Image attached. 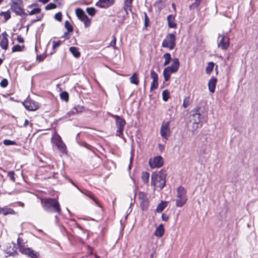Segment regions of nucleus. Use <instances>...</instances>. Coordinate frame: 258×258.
Segmentation results:
<instances>
[{
    "instance_id": "48",
    "label": "nucleus",
    "mask_w": 258,
    "mask_h": 258,
    "mask_svg": "<svg viewBox=\"0 0 258 258\" xmlns=\"http://www.w3.org/2000/svg\"><path fill=\"white\" fill-rule=\"evenodd\" d=\"M144 17H145V19H144V21H145V26L146 27H147L148 25V23H149V19L148 17V16L147 15V13L146 12H145L144 13Z\"/></svg>"
},
{
    "instance_id": "30",
    "label": "nucleus",
    "mask_w": 258,
    "mask_h": 258,
    "mask_svg": "<svg viewBox=\"0 0 258 258\" xmlns=\"http://www.w3.org/2000/svg\"><path fill=\"white\" fill-rule=\"evenodd\" d=\"M149 176L150 174L149 173L147 172H144L142 173V179L144 183H147L148 182Z\"/></svg>"
},
{
    "instance_id": "8",
    "label": "nucleus",
    "mask_w": 258,
    "mask_h": 258,
    "mask_svg": "<svg viewBox=\"0 0 258 258\" xmlns=\"http://www.w3.org/2000/svg\"><path fill=\"white\" fill-rule=\"evenodd\" d=\"M19 251L23 254L28 255L31 258H37L38 253L34 252L33 250L30 248L26 247L24 245L21 243L20 238H18L17 240Z\"/></svg>"
},
{
    "instance_id": "17",
    "label": "nucleus",
    "mask_w": 258,
    "mask_h": 258,
    "mask_svg": "<svg viewBox=\"0 0 258 258\" xmlns=\"http://www.w3.org/2000/svg\"><path fill=\"white\" fill-rule=\"evenodd\" d=\"M78 189L84 195H85V196L88 197L89 198H90L91 199H92L94 202V203H95V204L99 206V207H100V203L99 202V201L97 200V199L95 198V197L93 196V195L89 191H84L83 190H82V189H81L80 188H79L78 187L76 186Z\"/></svg>"
},
{
    "instance_id": "4",
    "label": "nucleus",
    "mask_w": 258,
    "mask_h": 258,
    "mask_svg": "<svg viewBox=\"0 0 258 258\" xmlns=\"http://www.w3.org/2000/svg\"><path fill=\"white\" fill-rule=\"evenodd\" d=\"M179 64L178 59L177 58H174L172 60L171 65L164 69L163 74L165 81L169 80L171 73H175L178 71Z\"/></svg>"
},
{
    "instance_id": "24",
    "label": "nucleus",
    "mask_w": 258,
    "mask_h": 258,
    "mask_svg": "<svg viewBox=\"0 0 258 258\" xmlns=\"http://www.w3.org/2000/svg\"><path fill=\"white\" fill-rule=\"evenodd\" d=\"M131 83L138 85L139 84V78L137 73H134L133 75L130 78Z\"/></svg>"
},
{
    "instance_id": "54",
    "label": "nucleus",
    "mask_w": 258,
    "mask_h": 258,
    "mask_svg": "<svg viewBox=\"0 0 258 258\" xmlns=\"http://www.w3.org/2000/svg\"><path fill=\"white\" fill-rule=\"evenodd\" d=\"M17 41L19 43H23L24 42L23 38L21 36L18 37Z\"/></svg>"
},
{
    "instance_id": "64",
    "label": "nucleus",
    "mask_w": 258,
    "mask_h": 258,
    "mask_svg": "<svg viewBox=\"0 0 258 258\" xmlns=\"http://www.w3.org/2000/svg\"><path fill=\"white\" fill-rule=\"evenodd\" d=\"M19 205L22 206V207H24V205L23 203H21V202H20L19 203Z\"/></svg>"
},
{
    "instance_id": "34",
    "label": "nucleus",
    "mask_w": 258,
    "mask_h": 258,
    "mask_svg": "<svg viewBox=\"0 0 258 258\" xmlns=\"http://www.w3.org/2000/svg\"><path fill=\"white\" fill-rule=\"evenodd\" d=\"M65 28L67 29L68 32H72L73 28L70 23L68 21H66L64 24Z\"/></svg>"
},
{
    "instance_id": "63",
    "label": "nucleus",
    "mask_w": 258,
    "mask_h": 258,
    "mask_svg": "<svg viewBox=\"0 0 258 258\" xmlns=\"http://www.w3.org/2000/svg\"><path fill=\"white\" fill-rule=\"evenodd\" d=\"M37 20H36V19L32 20L31 21V24H33V23H35V22H37Z\"/></svg>"
},
{
    "instance_id": "56",
    "label": "nucleus",
    "mask_w": 258,
    "mask_h": 258,
    "mask_svg": "<svg viewBox=\"0 0 258 258\" xmlns=\"http://www.w3.org/2000/svg\"><path fill=\"white\" fill-rule=\"evenodd\" d=\"M68 35H69V32L68 31L67 32H65L63 34V35L62 37H64V38H69V37H68Z\"/></svg>"
},
{
    "instance_id": "26",
    "label": "nucleus",
    "mask_w": 258,
    "mask_h": 258,
    "mask_svg": "<svg viewBox=\"0 0 258 258\" xmlns=\"http://www.w3.org/2000/svg\"><path fill=\"white\" fill-rule=\"evenodd\" d=\"M14 213L15 211L12 209L6 207L3 208L2 214L4 215H7L9 214H14Z\"/></svg>"
},
{
    "instance_id": "53",
    "label": "nucleus",
    "mask_w": 258,
    "mask_h": 258,
    "mask_svg": "<svg viewBox=\"0 0 258 258\" xmlns=\"http://www.w3.org/2000/svg\"><path fill=\"white\" fill-rule=\"evenodd\" d=\"M75 114H76V113H75V111L74 108L71 111H69L67 113V115H68V116H70L71 115H74Z\"/></svg>"
},
{
    "instance_id": "50",
    "label": "nucleus",
    "mask_w": 258,
    "mask_h": 258,
    "mask_svg": "<svg viewBox=\"0 0 258 258\" xmlns=\"http://www.w3.org/2000/svg\"><path fill=\"white\" fill-rule=\"evenodd\" d=\"M8 176L10 177L11 180L13 181H15V177H14V171H9L8 172Z\"/></svg>"
},
{
    "instance_id": "58",
    "label": "nucleus",
    "mask_w": 258,
    "mask_h": 258,
    "mask_svg": "<svg viewBox=\"0 0 258 258\" xmlns=\"http://www.w3.org/2000/svg\"><path fill=\"white\" fill-rule=\"evenodd\" d=\"M49 0H38L39 2L42 3L43 4L47 3Z\"/></svg>"
},
{
    "instance_id": "3",
    "label": "nucleus",
    "mask_w": 258,
    "mask_h": 258,
    "mask_svg": "<svg viewBox=\"0 0 258 258\" xmlns=\"http://www.w3.org/2000/svg\"><path fill=\"white\" fill-rule=\"evenodd\" d=\"M186 190L182 186H179L176 189V199L175 205L177 207H183L187 202V197Z\"/></svg>"
},
{
    "instance_id": "59",
    "label": "nucleus",
    "mask_w": 258,
    "mask_h": 258,
    "mask_svg": "<svg viewBox=\"0 0 258 258\" xmlns=\"http://www.w3.org/2000/svg\"><path fill=\"white\" fill-rule=\"evenodd\" d=\"M42 18V16H38V17H37L36 20H37V21H40V20H41Z\"/></svg>"
},
{
    "instance_id": "52",
    "label": "nucleus",
    "mask_w": 258,
    "mask_h": 258,
    "mask_svg": "<svg viewBox=\"0 0 258 258\" xmlns=\"http://www.w3.org/2000/svg\"><path fill=\"white\" fill-rule=\"evenodd\" d=\"M168 216L163 213L162 215V219L164 221H167L168 220Z\"/></svg>"
},
{
    "instance_id": "9",
    "label": "nucleus",
    "mask_w": 258,
    "mask_h": 258,
    "mask_svg": "<svg viewBox=\"0 0 258 258\" xmlns=\"http://www.w3.org/2000/svg\"><path fill=\"white\" fill-rule=\"evenodd\" d=\"M170 121H163L160 128V135L161 137L167 140L170 135Z\"/></svg>"
},
{
    "instance_id": "41",
    "label": "nucleus",
    "mask_w": 258,
    "mask_h": 258,
    "mask_svg": "<svg viewBox=\"0 0 258 258\" xmlns=\"http://www.w3.org/2000/svg\"><path fill=\"white\" fill-rule=\"evenodd\" d=\"M158 81H154V80H153V81H152V82L151 83V84L150 90H154L155 89H156L158 87Z\"/></svg>"
},
{
    "instance_id": "33",
    "label": "nucleus",
    "mask_w": 258,
    "mask_h": 258,
    "mask_svg": "<svg viewBox=\"0 0 258 258\" xmlns=\"http://www.w3.org/2000/svg\"><path fill=\"white\" fill-rule=\"evenodd\" d=\"M74 109L75 111V113L77 114L78 113L82 112L84 110V108L83 106L77 105L74 107Z\"/></svg>"
},
{
    "instance_id": "31",
    "label": "nucleus",
    "mask_w": 258,
    "mask_h": 258,
    "mask_svg": "<svg viewBox=\"0 0 258 258\" xmlns=\"http://www.w3.org/2000/svg\"><path fill=\"white\" fill-rule=\"evenodd\" d=\"M169 92L167 90H165L162 92V99L164 101H167L169 98Z\"/></svg>"
},
{
    "instance_id": "22",
    "label": "nucleus",
    "mask_w": 258,
    "mask_h": 258,
    "mask_svg": "<svg viewBox=\"0 0 258 258\" xmlns=\"http://www.w3.org/2000/svg\"><path fill=\"white\" fill-rule=\"evenodd\" d=\"M164 233V230L163 228V224H161L156 229L154 234L155 236L157 237H162Z\"/></svg>"
},
{
    "instance_id": "7",
    "label": "nucleus",
    "mask_w": 258,
    "mask_h": 258,
    "mask_svg": "<svg viewBox=\"0 0 258 258\" xmlns=\"http://www.w3.org/2000/svg\"><path fill=\"white\" fill-rule=\"evenodd\" d=\"M176 36L173 33H170L166 35L162 43V46L172 50L175 46Z\"/></svg>"
},
{
    "instance_id": "45",
    "label": "nucleus",
    "mask_w": 258,
    "mask_h": 258,
    "mask_svg": "<svg viewBox=\"0 0 258 258\" xmlns=\"http://www.w3.org/2000/svg\"><path fill=\"white\" fill-rule=\"evenodd\" d=\"M56 8V5L53 3H50L45 7L46 10L54 9Z\"/></svg>"
},
{
    "instance_id": "37",
    "label": "nucleus",
    "mask_w": 258,
    "mask_h": 258,
    "mask_svg": "<svg viewBox=\"0 0 258 258\" xmlns=\"http://www.w3.org/2000/svg\"><path fill=\"white\" fill-rule=\"evenodd\" d=\"M0 15L4 17L5 21L8 20L11 18V15L9 11L3 12L0 13Z\"/></svg>"
},
{
    "instance_id": "19",
    "label": "nucleus",
    "mask_w": 258,
    "mask_h": 258,
    "mask_svg": "<svg viewBox=\"0 0 258 258\" xmlns=\"http://www.w3.org/2000/svg\"><path fill=\"white\" fill-rule=\"evenodd\" d=\"M133 2L130 0H125L123 4V9L126 15L128 14V11L132 12Z\"/></svg>"
},
{
    "instance_id": "39",
    "label": "nucleus",
    "mask_w": 258,
    "mask_h": 258,
    "mask_svg": "<svg viewBox=\"0 0 258 258\" xmlns=\"http://www.w3.org/2000/svg\"><path fill=\"white\" fill-rule=\"evenodd\" d=\"M150 75H151V77L153 79V80H154V81H158V75L153 70H152L151 71Z\"/></svg>"
},
{
    "instance_id": "51",
    "label": "nucleus",
    "mask_w": 258,
    "mask_h": 258,
    "mask_svg": "<svg viewBox=\"0 0 258 258\" xmlns=\"http://www.w3.org/2000/svg\"><path fill=\"white\" fill-rule=\"evenodd\" d=\"M113 39L110 42V46L114 47L116 45V38L114 35L112 36Z\"/></svg>"
},
{
    "instance_id": "57",
    "label": "nucleus",
    "mask_w": 258,
    "mask_h": 258,
    "mask_svg": "<svg viewBox=\"0 0 258 258\" xmlns=\"http://www.w3.org/2000/svg\"><path fill=\"white\" fill-rule=\"evenodd\" d=\"M29 123V121L27 119H26L25 120L24 123V126L26 127Z\"/></svg>"
},
{
    "instance_id": "25",
    "label": "nucleus",
    "mask_w": 258,
    "mask_h": 258,
    "mask_svg": "<svg viewBox=\"0 0 258 258\" xmlns=\"http://www.w3.org/2000/svg\"><path fill=\"white\" fill-rule=\"evenodd\" d=\"M70 51L75 57L78 58L80 57V52L79 51L78 48L75 47H71L70 48Z\"/></svg>"
},
{
    "instance_id": "1",
    "label": "nucleus",
    "mask_w": 258,
    "mask_h": 258,
    "mask_svg": "<svg viewBox=\"0 0 258 258\" xmlns=\"http://www.w3.org/2000/svg\"><path fill=\"white\" fill-rule=\"evenodd\" d=\"M41 204L43 210L49 213L55 212L58 214H61V208L58 202L55 199H41Z\"/></svg>"
},
{
    "instance_id": "18",
    "label": "nucleus",
    "mask_w": 258,
    "mask_h": 258,
    "mask_svg": "<svg viewBox=\"0 0 258 258\" xmlns=\"http://www.w3.org/2000/svg\"><path fill=\"white\" fill-rule=\"evenodd\" d=\"M55 145L61 152L63 153L66 152V146L60 140V137H58V138L56 140Z\"/></svg>"
},
{
    "instance_id": "46",
    "label": "nucleus",
    "mask_w": 258,
    "mask_h": 258,
    "mask_svg": "<svg viewBox=\"0 0 258 258\" xmlns=\"http://www.w3.org/2000/svg\"><path fill=\"white\" fill-rule=\"evenodd\" d=\"M8 81L6 79H4L1 81L0 83V85L3 88H5L8 86Z\"/></svg>"
},
{
    "instance_id": "47",
    "label": "nucleus",
    "mask_w": 258,
    "mask_h": 258,
    "mask_svg": "<svg viewBox=\"0 0 258 258\" xmlns=\"http://www.w3.org/2000/svg\"><path fill=\"white\" fill-rule=\"evenodd\" d=\"M52 43H53L52 48H53V49H55V48L58 47L60 45V44L61 43V41L60 40H58L57 41H53L52 42Z\"/></svg>"
},
{
    "instance_id": "23",
    "label": "nucleus",
    "mask_w": 258,
    "mask_h": 258,
    "mask_svg": "<svg viewBox=\"0 0 258 258\" xmlns=\"http://www.w3.org/2000/svg\"><path fill=\"white\" fill-rule=\"evenodd\" d=\"M76 14L77 17L81 21L86 19V18L88 17V16L85 14L84 12L80 8H78L76 10Z\"/></svg>"
},
{
    "instance_id": "40",
    "label": "nucleus",
    "mask_w": 258,
    "mask_h": 258,
    "mask_svg": "<svg viewBox=\"0 0 258 258\" xmlns=\"http://www.w3.org/2000/svg\"><path fill=\"white\" fill-rule=\"evenodd\" d=\"M24 46H20L19 45H15L12 48V51L13 52H16V51H20L22 50V48H23Z\"/></svg>"
},
{
    "instance_id": "27",
    "label": "nucleus",
    "mask_w": 258,
    "mask_h": 258,
    "mask_svg": "<svg viewBox=\"0 0 258 258\" xmlns=\"http://www.w3.org/2000/svg\"><path fill=\"white\" fill-rule=\"evenodd\" d=\"M163 57L165 59V61L163 63L164 66L168 65L171 60V55L169 53H166L163 55Z\"/></svg>"
},
{
    "instance_id": "12",
    "label": "nucleus",
    "mask_w": 258,
    "mask_h": 258,
    "mask_svg": "<svg viewBox=\"0 0 258 258\" xmlns=\"http://www.w3.org/2000/svg\"><path fill=\"white\" fill-rule=\"evenodd\" d=\"M138 198L140 201V205L143 210L147 209L149 205V201L147 195L144 192L140 191L138 195Z\"/></svg>"
},
{
    "instance_id": "49",
    "label": "nucleus",
    "mask_w": 258,
    "mask_h": 258,
    "mask_svg": "<svg viewBox=\"0 0 258 258\" xmlns=\"http://www.w3.org/2000/svg\"><path fill=\"white\" fill-rule=\"evenodd\" d=\"M61 17H62V15H61V13H57L55 14V15L54 16L55 19L58 21H61Z\"/></svg>"
},
{
    "instance_id": "5",
    "label": "nucleus",
    "mask_w": 258,
    "mask_h": 258,
    "mask_svg": "<svg viewBox=\"0 0 258 258\" xmlns=\"http://www.w3.org/2000/svg\"><path fill=\"white\" fill-rule=\"evenodd\" d=\"M231 32L230 29L228 31L223 32L222 34H219V38H221L220 41L217 43V46L223 50H226L229 47L230 38L228 37V34Z\"/></svg>"
},
{
    "instance_id": "35",
    "label": "nucleus",
    "mask_w": 258,
    "mask_h": 258,
    "mask_svg": "<svg viewBox=\"0 0 258 258\" xmlns=\"http://www.w3.org/2000/svg\"><path fill=\"white\" fill-rule=\"evenodd\" d=\"M60 98L66 101L69 100V94L67 92H63L60 94Z\"/></svg>"
},
{
    "instance_id": "11",
    "label": "nucleus",
    "mask_w": 258,
    "mask_h": 258,
    "mask_svg": "<svg viewBox=\"0 0 258 258\" xmlns=\"http://www.w3.org/2000/svg\"><path fill=\"white\" fill-rule=\"evenodd\" d=\"M149 164L152 168L160 167L163 164V159L160 156H156L153 159H150Z\"/></svg>"
},
{
    "instance_id": "44",
    "label": "nucleus",
    "mask_w": 258,
    "mask_h": 258,
    "mask_svg": "<svg viewBox=\"0 0 258 258\" xmlns=\"http://www.w3.org/2000/svg\"><path fill=\"white\" fill-rule=\"evenodd\" d=\"M40 12L41 9L40 8H35L30 12L29 15H33L36 14H38L40 13Z\"/></svg>"
},
{
    "instance_id": "21",
    "label": "nucleus",
    "mask_w": 258,
    "mask_h": 258,
    "mask_svg": "<svg viewBox=\"0 0 258 258\" xmlns=\"http://www.w3.org/2000/svg\"><path fill=\"white\" fill-rule=\"evenodd\" d=\"M167 21L168 26L171 28H174L176 27L177 25L175 22V16L173 15H170L167 17Z\"/></svg>"
},
{
    "instance_id": "36",
    "label": "nucleus",
    "mask_w": 258,
    "mask_h": 258,
    "mask_svg": "<svg viewBox=\"0 0 258 258\" xmlns=\"http://www.w3.org/2000/svg\"><path fill=\"white\" fill-rule=\"evenodd\" d=\"M190 104V98L189 97H185L183 102L182 106L184 108L187 107Z\"/></svg>"
},
{
    "instance_id": "38",
    "label": "nucleus",
    "mask_w": 258,
    "mask_h": 258,
    "mask_svg": "<svg viewBox=\"0 0 258 258\" xmlns=\"http://www.w3.org/2000/svg\"><path fill=\"white\" fill-rule=\"evenodd\" d=\"M86 11L87 13L91 16H93L95 14L96 12L95 9L92 7L87 8Z\"/></svg>"
},
{
    "instance_id": "28",
    "label": "nucleus",
    "mask_w": 258,
    "mask_h": 258,
    "mask_svg": "<svg viewBox=\"0 0 258 258\" xmlns=\"http://www.w3.org/2000/svg\"><path fill=\"white\" fill-rule=\"evenodd\" d=\"M214 67V63L213 62H210L208 63L207 67L206 69V72L207 74H210L213 70Z\"/></svg>"
},
{
    "instance_id": "32",
    "label": "nucleus",
    "mask_w": 258,
    "mask_h": 258,
    "mask_svg": "<svg viewBox=\"0 0 258 258\" xmlns=\"http://www.w3.org/2000/svg\"><path fill=\"white\" fill-rule=\"evenodd\" d=\"M202 1V0H195V2L190 5L189 9L190 10L196 9L200 5Z\"/></svg>"
},
{
    "instance_id": "60",
    "label": "nucleus",
    "mask_w": 258,
    "mask_h": 258,
    "mask_svg": "<svg viewBox=\"0 0 258 258\" xmlns=\"http://www.w3.org/2000/svg\"><path fill=\"white\" fill-rule=\"evenodd\" d=\"M37 59H39V61H42V59L41 58V56H37Z\"/></svg>"
},
{
    "instance_id": "29",
    "label": "nucleus",
    "mask_w": 258,
    "mask_h": 258,
    "mask_svg": "<svg viewBox=\"0 0 258 258\" xmlns=\"http://www.w3.org/2000/svg\"><path fill=\"white\" fill-rule=\"evenodd\" d=\"M165 207L166 203L165 202H161L158 205L156 209V211L157 213H161L163 211V210L165 209Z\"/></svg>"
},
{
    "instance_id": "20",
    "label": "nucleus",
    "mask_w": 258,
    "mask_h": 258,
    "mask_svg": "<svg viewBox=\"0 0 258 258\" xmlns=\"http://www.w3.org/2000/svg\"><path fill=\"white\" fill-rule=\"evenodd\" d=\"M217 79L215 78L211 79L208 82V88L210 92L214 93L215 90Z\"/></svg>"
},
{
    "instance_id": "42",
    "label": "nucleus",
    "mask_w": 258,
    "mask_h": 258,
    "mask_svg": "<svg viewBox=\"0 0 258 258\" xmlns=\"http://www.w3.org/2000/svg\"><path fill=\"white\" fill-rule=\"evenodd\" d=\"M4 144L6 146L9 145H15L16 144V143L14 141L9 140H5L4 141Z\"/></svg>"
},
{
    "instance_id": "43",
    "label": "nucleus",
    "mask_w": 258,
    "mask_h": 258,
    "mask_svg": "<svg viewBox=\"0 0 258 258\" xmlns=\"http://www.w3.org/2000/svg\"><path fill=\"white\" fill-rule=\"evenodd\" d=\"M82 21L83 22L85 27H88L90 25L91 20L88 17H87L86 19H84Z\"/></svg>"
},
{
    "instance_id": "61",
    "label": "nucleus",
    "mask_w": 258,
    "mask_h": 258,
    "mask_svg": "<svg viewBox=\"0 0 258 258\" xmlns=\"http://www.w3.org/2000/svg\"><path fill=\"white\" fill-rule=\"evenodd\" d=\"M132 158H131L130 159V164L129 165V166H128V168L129 169H131V164H132Z\"/></svg>"
},
{
    "instance_id": "2",
    "label": "nucleus",
    "mask_w": 258,
    "mask_h": 258,
    "mask_svg": "<svg viewBox=\"0 0 258 258\" xmlns=\"http://www.w3.org/2000/svg\"><path fill=\"white\" fill-rule=\"evenodd\" d=\"M166 174L160 171L153 173L151 176V184L159 190H161L165 185Z\"/></svg>"
},
{
    "instance_id": "10",
    "label": "nucleus",
    "mask_w": 258,
    "mask_h": 258,
    "mask_svg": "<svg viewBox=\"0 0 258 258\" xmlns=\"http://www.w3.org/2000/svg\"><path fill=\"white\" fill-rule=\"evenodd\" d=\"M114 118L116 120V125L117 128V136H120V135L122 134L125 124V121L117 115H115Z\"/></svg>"
},
{
    "instance_id": "13",
    "label": "nucleus",
    "mask_w": 258,
    "mask_h": 258,
    "mask_svg": "<svg viewBox=\"0 0 258 258\" xmlns=\"http://www.w3.org/2000/svg\"><path fill=\"white\" fill-rule=\"evenodd\" d=\"M114 3V0H99L96 5L99 8L106 9L112 6Z\"/></svg>"
},
{
    "instance_id": "62",
    "label": "nucleus",
    "mask_w": 258,
    "mask_h": 258,
    "mask_svg": "<svg viewBox=\"0 0 258 258\" xmlns=\"http://www.w3.org/2000/svg\"><path fill=\"white\" fill-rule=\"evenodd\" d=\"M172 8L175 10V9H176V6H175V5L174 4H172Z\"/></svg>"
},
{
    "instance_id": "14",
    "label": "nucleus",
    "mask_w": 258,
    "mask_h": 258,
    "mask_svg": "<svg viewBox=\"0 0 258 258\" xmlns=\"http://www.w3.org/2000/svg\"><path fill=\"white\" fill-rule=\"evenodd\" d=\"M24 105L26 109L29 111H34L38 108L37 103L32 100L24 102Z\"/></svg>"
},
{
    "instance_id": "55",
    "label": "nucleus",
    "mask_w": 258,
    "mask_h": 258,
    "mask_svg": "<svg viewBox=\"0 0 258 258\" xmlns=\"http://www.w3.org/2000/svg\"><path fill=\"white\" fill-rule=\"evenodd\" d=\"M254 176L257 180H258V167L255 169Z\"/></svg>"
},
{
    "instance_id": "6",
    "label": "nucleus",
    "mask_w": 258,
    "mask_h": 258,
    "mask_svg": "<svg viewBox=\"0 0 258 258\" xmlns=\"http://www.w3.org/2000/svg\"><path fill=\"white\" fill-rule=\"evenodd\" d=\"M23 2L22 0H12L11 4V9L18 16L27 15L24 10L22 8Z\"/></svg>"
},
{
    "instance_id": "16",
    "label": "nucleus",
    "mask_w": 258,
    "mask_h": 258,
    "mask_svg": "<svg viewBox=\"0 0 258 258\" xmlns=\"http://www.w3.org/2000/svg\"><path fill=\"white\" fill-rule=\"evenodd\" d=\"M2 39L0 42V46L1 48L4 50H7L8 47V35L6 32H4L2 34Z\"/></svg>"
},
{
    "instance_id": "15",
    "label": "nucleus",
    "mask_w": 258,
    "mask_h": 258,
    "mask_svg": "<svg viewBox=\"0 0 258 258\" xmlns=\"http://www.w3.org/2000/svg\"><path fill=\"white\" fill-rule=\"evenodd\" d=\"M201 115L197 111L191 115L190 120L193 122V128L196 129L198 127V124L201 122Z\"/></svg>"
}]
</instances>
